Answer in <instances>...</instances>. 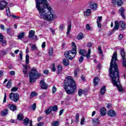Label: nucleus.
<instances>
[{"instance_id":"f257e3e1","label":"nucleus","mask_w":126,"mask_h":126,"mask_svg":"<svg viewBox=\"0 0 126 126\" xmlns=\"http://www.w3.org/2000/svg\"><path fill=\"white\" fill-rule=\"evenodd\" d=\"M36 7L40 18L46 21H52L55 14L52 13V8L49 5L48 0H35Z\"/></svg>"},{"instance_id":"f03ea898","label":"nucleus","mask_w":126,"mask_h":126,"mask_svg":"<svg viewBox=\"0 0 126 126\" xmlns=\"http://www.w3.org/2000/svg\"><path fill=\"white\" fill-rule=\"evenodd\" d=\"M117 55V52L114 53L112 57L109 68V75L112 79V83L113 85L116 86L119 91L122 92L124 89L120 83L119 69L118 68V65L116 63V61L118 60Z\"/></svg>"},{"instance_id":"7ed1b4c3","label":"nucleus","mask_w":126,"mask_h":126,"mask_svg":"<svg viewBox=\"0 0 126 126\" xmlns=\"http://www.w3.org/2000/svg\"><path fill=\"white\" fill-rule=\"evenodd\" d=\"M64 89L67 94H73L76 90L75 82L73 80L72 77L69 76L66 77L64 80Z\"/></svg>"},{"instance_id":"20e7f679","label":"nucleus","mask_w":126,"mask_h":126,"mask_svg":"<svg viewBox=\"0 0 126 126\" xmlns=\"http://www.w3.org/2000/svg\"><path fill=\"white\" fill-rule=\"evenodd\" d=\"M42 74L37 72V69L35 68H32V70L30 71L29 73V77L30 81L31 83L34 82L35 80L39 77H41Z\"/></svg>"},{"instance_id":"39448f33","label":"nucleus","mask_w":126,"mask_h":126,"mask_svg":"<svg viewBox=\"0 0 126 126\" xmlns=\"http://www.w3.org/2000/svg\"><path fill=\"white\" fill-rule=\"evenodd\" d=\"M72 50L70 51H67L65 52L64 56L67 59L69 60H72L75 55H76V46H75V43L74 42H72Z\"/></svg>"},{"instance_id":"423d86ee","label":"nucleus","mask_w":126,"mask_h":126,"mask_svg":"<svg viewBox=\"0 0 126 126\" xmlns=\"http://www.w3.org/2000/svg\"><path fill=\"white\" fill-rule=\"evenodd\" d=\"M79 55H81V56L86 57L87 59H89V58H90V55L91 54V49H89L88 50V53L87 51L85 50H80L79 51Z\"/></svg>"},{"instance_id":"0eeeda50","label":"nucleus","mask_w":126,"mask_h":126,"mask_svg":"<svg viewBox=\"0 0 126 126\" xmlns=\"http://www.w3.org/2000/svg\"><path fill=\"white\" fill-rule=\"evenodd\" d=\"M9 98L12 101L16 103L19 100V94L17 93H11L9 94Z\"/></svg>"},{"instance_id":"6e6552de","label":"nucleus","mask_w":126,"mask_h":126,"mask_svg":"<svg viewBox=\"0 0 126 126\" xmlns=\"http://www.w3.org/2000/svg\"><path fill=\"white\" fill-rule=\"evenodd\" d=\"M120 54L122 59V64L123 66L126 68V52H125V49L122 48L121 49Z\"/></svg>"},{"instance_id":"1a4fd4ad","label":"nucleus","mask_w":126,"mask_h":126,"mask_svg":"<svg viewBox=\"0 0 126 126\" xmlns=\"http://www.w3.org/2000/svg\"><path fill=\"white\" fill-rule=\"evenodd\" d=\"M7 4H8V3L6 1H1L0 2V10H3V9L6 7Z\"/></svg>"},{"instance_id":"9d476101","label":"nucleus","mask_w":126,"mask_h":126,"mask_svg":"<svg viewBox=\"0 0 126 126\" xmlns=\"http://www.w3.org/2000/svg\"><path fill=\"white\" fill-rule=\"evenodd\" d=\"M97 3L94 2H91L90 5V8H91L93 10H96V9H97Z\"/></svg>"},{"instance_id":"9b49d317","label":"nucleus","mask_w":126,"mask_h":126,"mask_svg":"<svg viewBox=\"0 0 126 126\" xmlns=\"http://www.w3.org/2000/svg\"><path fill=\"white\" fill-rule=\"evenodd\" d=\"M101 22H102V16L98 17L97 20H96V23L97 24V27L98 28L101 29V27L102 25H101Z\"/></svg>"},{"instance_id":"f8f14e48","label":"nucleus","mask_w":126,"mask_h":126,"mask_svg":"<svg viewBox=\"0 0 126 126\" xmlns=\"http://www.w3.org/2000/svg\"><path fill=\"white\" fill-rule=\"evenodd\" d=\"M114 27L113 29V31H116V30H119V28H120V25L119 23V21H115Z\"/></svg>"},{"instance_id":"ddd939ff","label":"nucleus","mask_w":126,"mask_h":126,"mask_svg":"<svg viewBox=\"0 0 126 126\" xmlns=\"http://www.w3.org/2000/svg\"><path fill=\"white\" fill-rule=\"evenodd\" d=\"M23 66L24 67V68L23 69V72L24 74V76H28V73L27 72L28 66L27 65H23Z\"/></svg>"},{"instance_id":"4468645a","label":"nucleus","mask_w":126,"mask_h":126,"mask_svg":"<svg viewBox=\"0 0 126 126\" xmlns=\"http://www.w3.org/2000/svg\"><path fill=\"white\" fill-rule=\"evenodd\" d=\"M108 115L109 117H114L116 116V113L115 111L113 110H110L108 112Z\"/></svg>"},{"instance_id":"2eb2a0df","label":"nucleus","mask_w":126,"mask_h":126,"mask_svg":"<svg viewBox=\"0 0 126 126\" xmlns=\"http://www.w3.org/2000/svg\"><path fill=\"white\" fill-rule=\"evenodd\" d=\"M119 26L121 27L122 30H125L126 29V23L124 21H120L119 22Z\"/></svg>"},{"instance_id":"dca6fc26","label":"nucleus","mask_w":126,"mask_h":126,"mask_svg":"<svg viewBox=\"0 0 126 126\" xmlns=\"http://www.w3.org/2000/svg\"><path fill=\"white\" fill-rule=\"evenodd\" d=\"M119 11L120 13H121L122 17H123L124 19H126V17L125 16V14H124V12H125V8L122 7L121 8L119 9Z\"/></svg>"},{"instance_id":"f3484780","label":"nucleus","mask_w":126,"mask_h":126,"mask_svg":"<svg viewBox=\"0 0 126 126\" xmlns=\"http://www.w3.org/2000/svg\"><path fill=\"white\" fill-rule=\"evenodd\" d=\"M8 107L11 111H13V112H14V111H16V105L14 104H10L8 105Z\"/></svg>"},{"instance_id":"a211bd4d","label":"nucleus","mask_w":126,"mask_h":126,"mask_svg":"<svg viewBox=\"0 0 126 126\" xmlns=\"http://www.w3.org/2000/svg\"><path fill=\"white\" fill-rule=\"evenodd\" d=\"M100 81V79L98 77H96L94 79V84L95 86L98 85V82Z\"/></svg>"},{"instance_id":"6ab92c4d","label":"nucleus","mask_w":126,"mask_h":126,"mask_svg":"<svg viewBox=\"0 0 126 126\" xmlns=\"http://www.w3.org/2000/svg\"><path fill=\"white\" fill-rule=\"evenodd\" d=\"M85 16H90V14H91V10L90 9H88L86 11L84 12V13Z\"/></svg>"},{"instance_id":"aec40b11","label":"nucleus","mask_w":126,"mask_h":126,"mask_svg":"<svg viewBox=\"0 0 126 126\" xmlns=\"http://www.w3.org/2000/svg\"><path fill=\"white\" fill-rule=\"evenodd\" d=\"M70 30H71V24H69L68 25L67 31V32H66L67 37H69V32L70 31Z\"/></svg>"},{"instance_id":"412c9836","label":"nucleus","mask_w":126,"mask_h":126,"mask_svg":"<svg viewBox=\"0 0 126 126\" xmlns=\"http://www.w3.org/2000/svg\"><path fill=\"white\" fill-rule=\"evenodd\" d=\"M78 95L80 97H81V96H82V95L83 94H84V93H85V91L82 89H79L78 90Z\"/></svg>"},{"instance_id":"4be33fe9","label":"nucleus","mask_w":126,"mask_h":126,"mask_svg":"<svg viewBox=\"0 0 126 126\" xmlns=\"http://www.w3.org/2000/svg\"><path fill=\"white\" fill-rule=\"evenodd\" d=\"M100 114L101 116H106V108H102L100 109Z\"/></svg>"},{"instance_id":"5701e85b","label":"nucleus","mask_w":126,"mask_h":126,"mask_svg":"<svg viewBox=\"0 0 126 126\" xmlns=\"http://www.w3.org/2000/svg\"><path fill=\"white\" fill-rule=\"evenodd\" d=\"M24 116L22 114V113H20L19 114H18V116H17V119L19 120V121H23V119H24Z\"/></svg>"},{"instance_id":"b1692460","label":"nucleus","mask_w":126,"mask_h":126,"mask_svg":"<svg viewBox=\"0 0 126 126\" xmlns=\"http://www.w3.org/2000/svg\"><path fill=\"white\" fill-rule=\"evenodd\" d=\"M35 35V31L33 30H31L30 31L29 34V38H32L33 35Z\"/></svg>"},{"instance_id":"393cba45","label":"nucleus","mask_w":126,"mask_h":126,"mask_svg":"<svg viewBox=\"0 0 126 126\" xmlns=\"http://www.w3.org/2000/svg\"><path fill=\"white\" fill-rule=\"evenodd\" d=\"M106 93V87L103 86L102 88L100 89V94L101 95H104Z\"/></svg>"},{"instance_id":"a878e982","label":"nucleus","mask_w":126,"mask_h":126,"mask_svg":"<svg viewBox=\"0 0 126 126\" xmlns=\"http://www.w3.org/2000/svg\"><path fill=\"white\" fill-rule=\"evenodd\" d=\"M84 37V35H83V33H82V32H79L77 35V39L78 40H81Z\"/></svg>"},{"instance_id":"bb28decb","label":"nucleus","mask_w":126,"mask_h":126,"mask_svg":"<svg viewBox=\"0 0 126 126\" xmlns=\"http://www.w3.org/2000/svg\"><path fill=\"white\" fill-rule=\"evenodd\" d=\"M63 63L64 65L67 66L69 64V60L68 59H64L63 60Z\"/></svg>"},{"instance_id":"cd10ccee","label":"nucleus","mask_w":126,"mask_h":126,"mask_svg":"<svg viewBox=\"0 0 126 126\" xmlns=\"http://www.w3.org/2000/svg\"><path fill=\"white\" fill-rule=\"evenodd\" d=\"M8 113V110L7 109H5L1 111V115L2 116H6Z\"/></svg>"},{"instance_id":"c85d7f7f","label":"nucleus","mask_w":126,"mask_h":126,"mask_svg":"<svg viewBox=\"0 0 126 126\" xmlns=\"http://www.w3.org/2000/svg\"><path fill=\"white\" fill-rule=\"evenodd\" d=\"M25 35V33L24 32H21L19 33V35H18V39H19L20 40H21V39H22V38L24 37Z\"/></svg>"},{"instance_id":"c756f323","label":"nucleus","mask_w":126,"mask_h":126,"mask_svg":"<svg viewBox=\"0 0 126 126\" xmlns=\"http://www.w3.org/2000/svg\"><path fill=\"white\" fill-rule=\"evenodd\" d=\"M50 108H51V110L52 112H57L58 111V106L55 105L54 106H50Z\"/></svg>"},{"instance_id":"7c9ffc66","label":"nucleus","mask_w":126,"mask_h":126,"mask_svg":"<svg viewBox=\"0 0 126 126\" xmlns=\"http://www.w3.org/2000/svg\"><path fill=\"white\" fill-rule=\"evenodd\" d=\"M6 14H7V16H8V17H10V16H11L10 10H9V7H6Z\"/></svg>"},{"instance_id":"2f4dec72","label":"nucleus","mask_w":126,"mask_h":126,"mask_svg":"<svg viewBox=\"0 0 126 126\" xmlns=\"http://www.w3.org/2000/svg\"><path fill=\"white\" fill-rule=\"evenodd\" d=\"M52 107H50L48 109L45 110V114L46 115H49L50 113H52Z\"/></svg>"},{"instance_id":"473e14b6","label":"nucleus","mask_w":126,"mask_h":126,"mask_svg":"<svg viewBox=\"0 0 126 126\" xmlns=\"http://www.w3.org/2000/svg\"><path fill=\"white\" fill-rule=\"evenodd\" d=\"M29 122H30V120L28 118H26L24 120V124L25 126H27L29 124Z\"/></svg>"},{"instance_id":"72a5a7b5","label":"nucleus","mask_w":126,"mask_h":126,"mask_svg":"<svg viewBox=\"0 0 126 126\" xmlns=\"http://www.w3.org/2000/svg\"><path fill=\"white\" fill-rule=\"evenodd\" d=\"M58 73H61L62 70H63V66L58 65Z\"/></svg>"},{"instance_id":"f704fd0d","label":"nucleus","mask_w":126,"mask_h":126,"mask_svg":"<svg viewBox=\"0 0 126 126\" xmlns=\"http://www.w3.org/2000/svg\"><path fill=\"white\" fill-rule=\"evenodd\" d=\"M38 95V94L36 93V92H33L31 94L30 97L31 98H33V97H36V96Z\"/></svg>"},{"instance_id":"c9c22d12","label":"nucleus","mask_w":126,"mask_h":126,"mask_svg":"<svg viewBox=\"0 0 126 126\" xmlns=\"http://www.w3.org/2000/svg\"><path fill=\"white\" fill-rule=\"evenodd\" d=\"M53 53H54V50L53 49V48L50 47L49 48V56H52Z\"/></svg>"},{"instance_id":"e433bc0d","label":"nucleus","mask_w":126,"mask_h":126,"mask_svg":"<svg viewBox=\"0 0 126 126\" xmlns=\"http://www.w3.org/2000/svg\"><path fill=\"white\" fill-rule=\"evenodd\" d=\"M29 63V55H27L26 56V65H28Z\"/></svg>"},{"instance_id":"4c0bfd02","label":"nucleus","mask_w":126,"mask_h":126,"mask_svg":"<svg viewBox=\"0 0 126 126\" xmlns=\"http://www.w3.org/2000/svg\"><path fill=\"white\" fill-rule=\"evenodd\" d=\"M75 117H76L75 123H78V122L79 121V114L76 113L75 115Z\"/></svg>"},{"instance_id":"58836bf2","label":"nucleus","mask_w":126,"mask_h":126,"mask_svg":"<svg viewBox=\"0 0 126 126\" xmlns=\"http://www.w3.org/2000/svg\"><path fill=\"white\" fill-rule=\"evenodd\" d=\"M117 3L118 6H122L124 2H123V1H122V0H118Z\"/></svg>"},{"instance_id":"ea45409f","label":"nucleus","mask_w":126,"mask_h":126,"mask_svg":"<svg viewBox=\"0 0 126 126\" xmlns=\"http://www.w3.org/2000/svg\"><path fill=\"white\" fill-rule=\"evenodd\" d=\"M51 69L52 71H53V72H55V71H56V70H57V69H56V66H55V63H53L52 65Z\"/></svg>"},{"instance_id":"a19ab883","label":"nucleus","mask_w":126,"mask_h":126,"mask_svg":"<svg viewBox=\"0 0 126 126\" xmlns=\"http://www.w3.org/2000/svg\"><path fill=\"white\" fill-rule=\"evenodd\" d=\"M41 88L42 89H47V88H48V85L47 84L44 83L43 85H41Z\"/></svg>"},{"instance_id":"79ce46f5","label":"nucleus","mask_w":126,"mask_h":126,"mask_svg":"<svg viewBox=\"0 0 126 126\" xmlns=\"http://www.w3.org/2000/svg\"><path fill=\"white\" fill-rule=\"evenodd\" d=\"M93 122L95 124V125L99 124V119H94Z\"/></svg>"},{"instance_id":"37998d69","label":"nucleus","mask_w":126,"mask_h":126,"mask_svg":"<svg viewBox=\"0 0 126 126\" xmlns=\"http://www.w3.org/2000/svg\"><path fill=\"white\" fill-rule=\"evenodd\" d=\"M31 49L32 51H36V50H37V46H36V45L34 44L32 46Z\"/></svg>"},{"instance_id":"c03bdc74","label":"nucleus","mask_w":126,"mask_h":126,"mask_svg":"<svg viewBox=\"0 0 126 126\" xmlns=\"http://www.w3.org/2000/svg\"><path fill=\"white\" fill-rule=\"evenodd\" d=\"M52 126H59V121H54L52 124Z\"/></svg>"},{"instance_id":"a18cd8bd","label":"nucleus","mask_w":126,"mask_h":126,"mask_svg":"<svg viewBox=\"0 0 126 126\" xmlns=\"http://www.w3.org/2000/svg\"><path fill=\"white\" fill-rule=\"evenodd\" d=\"M11 33V29H10V27H8L7 28V33L9 35Z\"/></svg>"},{"instance_id":"49530a36","label":"nucleus","mask_w":126,"mask_h":126,"mask_svg":"<svg viewBox=\"0 0 126 126\" xmlns=\"http://www.w3.org/2000/svg\"><path fill=\"white\" fill-rule=\"evenodd\" d=\"M98 54L99 55H102V54H103V52L102 51V48H101V47L98 46Z\"/></svg>"},{"instance_id":"de8ad7c7","label":"nucleus","mask_w":126,"mask_h":126,"mask_svg":"<svg viewBox=\"0 0 126 126\" xmlns=\"http://www.w3.org/2000/svg\"><path fill=\"white\" fill-rule=\"evenodd\" d=\"M0 43H1L2 46L4 47L6 45V41L2 40V41H0Z\"/></svg>"},{"instance_id":"09e8293b","label":"nucleus","mask_w":126,"mask_h":126,"mask_svg":"<svg viewBox=\"0 0 126 126\" xmlns=\"http://www.w3.org/2000/svg\"><path fill=\"white\" fill-rule=\"evenodd\" d=\"M18 90V88L16 87H13L12 88L11 91V92H16Z\"/></svg>"},{"instance_id":"8fccbe9b","label":"nucleus","mask_w":126,"mask_h":126,"mask_svg":"<svg viewBox=\"0 0 126 126\" xmlns=\"http://www.w3.org/2000/svg\"><path fill=\"white\" fill-rule=\"evenodd\" d=\"M7 53V51H4V50H2L0 52V54L1 56H4V55H6Z\"/></svg>"},{"instance_id":"3c124183","label":"nucleus","mask_w":126,"mask_h":126,"mask_svg":"<svg viewBox=\"0 0 126 126\" xmlns=\"http://www.w3.org/2000/svg\"><path fill=\"white\" fill-rule=\"evenodd\" d=\"M86 29L87 31L91 30V27H90V25L89 24H87L86 25Z\"/></svg>"},{"instance_id":"603ef678","label":"nucleus","mask_w":126,"mask_h":126,"mask_svg":"<svg viewBox=\"0 0 126 126\" xmlns=\"http://www.w3.org/2000/svg\"><path fill=\"white\" fill-rule=\"evenodd\" d=\"M7 87L9 88V87H11V81H8L7 84Z\"/></svg>"},{"instance_id":"864d4df0","label":"nucleus","mask_w":126,"mask_h":126,"mask_svg":"<svg viewBox=\"0 0 126 126\" xmlns=\"http://www.w3.org/2000/svg\"><path fill=\"white\" fill-rule=\"evenodd\" d=\"M56 92H57V88H56V87L55 86H53L52 88V93L54 94Z\"/></svg>"},{"instance_id":"5fc2aeb1","label":"nucleus","mask_w":126,"mask_h":126,"mask_svg":"<svg viewBox=\"0 0 126 126\" xmlns=\"http://www.w3.org/2000/svg\"><path fill=\"white\" fill-rule=\"evenodd\" d=\"M11 17H12V18H14V19H19V18H20V17L15 16L14 15H12Z\"/></svg>"},{"instance_id":"6e6d98bb","label":"nucleus","mask_w":126,"mask_h":126,"mask_svg":"<svg viewBox=\"0 0 126 126\" xmlns=\"http://www.w3.org/2000/svg\"><path fill=\"white\" fill-rule=\"evenodd\" d=\"M84 122H85V119L84 118H82L81 120V125L82 126L83 125H84Z\"/></svg>"},{"instance_id":"4d7b16f0","label":"nucleus","mask_w":126,"mask_h":126,"mask_svg":"<svg viewBox=\"0 0 126 126\" xmlns=\"http://www.w3.org/2000/svg\"><path fill=\"white\" fill-rule=\"evenodd\" d=\"M83 60H84V58H83V56H81L79 59V63H82Z\"/></svg>"},{"instance_id":"13d9d810","label":"nucleus","mask_w":126,"mask_h":126,"mask_svg":"<svg viewBox=\"0 0 126 126\" xmlns=\"http://www.w3.org/2000/svg\"><path fill=\"white\" fill-rule=\"evenodd\" d=\"M23 56V53L22 52V51H20V55H19V57H20V60H22V57Z\"/></svg>"},{"instance_id":"bf43d9fd","label":"nucleus","mask_w":126,"mask_h":126,"mask_svg":"<svg viewBox=\"0 0 126 126\" xmlns=\"http://www.w3.org/2000/svg\"><path fill=\"white\" fill-rule=\"evenodd\" d=\"M32 108L33 111H35L36 110V103H33L32 106Z\"/></svg>"},{"instance_id":"052dcab7","label":"nucleus","mask_w":126,"mask_h":126,"mask_svg":"<svg viewBox=\"0 0 126 126\" xmlns=\"http://www.w3.org/2000/svg\"><path fill=\"white\" fill-rule=\"evenodd\" d=\"M39 84H40V85H43V84H45V81L44 80H41L40 82H39Z\"/></svg>"},{"instance_id":"680f3d73","label":"nucleus","mask_w":126,"mask_h":126,"mask_svg":"<svg viewBox=\"0 0 126 126\" xmlns=\"http://www.w3.org/2000/svg\"><path fill=\"white\" fill-rule=\"evenodd\" d=\"M10 75H15V71H11L9 72Z\"/></svg>"},{"instance_id":"e2e57ef3","label":"nucleus","mask_w":126,"mask_h":126,"mask_svg":"<svg viewBox=\"0 0 126 126\" xmlns=\"http://www.w3.org/2000/svg\"><path fill=\"white\" fill-rule=\"evenodd\" d=\"M44 74H49V70L48 69H45L44 70Z\"/></svg>"},{"instance_id":"0e129e2a","label":"nucleus","mask_w":126,"mask_h":126,"mask_svg":"<svg viewBox=\"0 0 126 126\" xmlns=\"http://www.w3.org/2000/svg\"><path fill=\"white\" fill-rule=\"evenodd\" d=\"M3 75V71L0 70V78Z\"/></svg>"},{"instance_id":"69168bd1","label":"nucleus","mask_w":126,"mask_h":126,"mask_svg":"<svg viewBox=\"0 0 126 126\" xmlns=\"http://www.w3.org/2000/svg\"><path fill=\"white\" fill-rule=\"evenodd\" d=\"M87 47H88V48H91V47H92V43L89 42L87 45Z\"/></svg>"},{"instance_id":"338daca9","label":"nucleus","mask_w":126,"mask_h":126,"mask_svg":"<svg viewBox=\"0 0 126 126\" xmlns=\"http://www.w3.org/2000/svg\"><path fill=\"white\" fill-rule=\"evenodd\" d=\"M123 38H124V35L122 34H120V35L119 36V40H122V39H123Z\"/></svg>"},{"instance_id":"774afa93","label":"nucleus","mask_w":126,"mask_h":126,"mask_svg":"<svg viewBox=\"0 0 126 126\" xmlns=\"http://www.w3.org/2000/svg\"><path fill=\"white\" fill-rule=\"evenodd\" d=\"M64 28V25H62L60 27V30H63Z\"/></svg>"}]
</instances>
